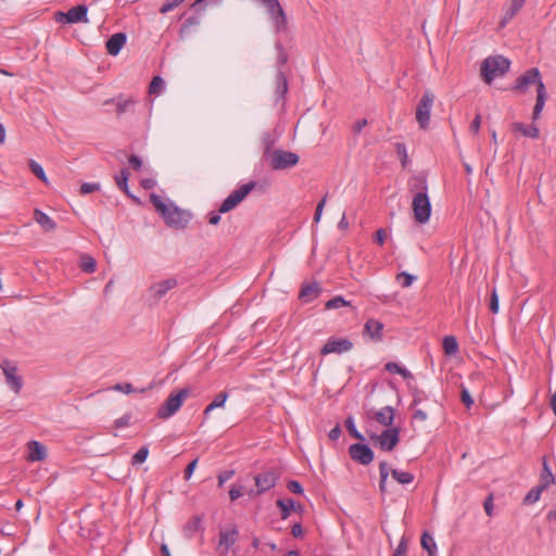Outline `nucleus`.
<instances>
[{
  "label": "nucleus",
  "mask_w": 556,
  "mask_h": 556,
  "mask_svg": "<svg viewBox=\"0 0 556 556\" xmlns=\"http://www.w3.org/2000/svg\"><path fill=\"white\" fill-rule=\"evenodd\" d=\"M443 350L446 355H455L458 352V343L453 336H446L443 339Z\"/></svg>",
  "instance_id": "33"
},
{
  "label": "nucleus",
  "mask_w": 556,
  "mask_h": 556,
  "mask_svg": "<svg viewBox=\"0 0 556 556\" xmlns=\"http://www.w3.org/2000/svg\"><path fill=\"white\" fill-rule=\"evenodd\" d=\"M129 424H130V415L129 414H125L114 421L115 428H118V429L125 428V427L129 426Z\"/></svg>",
  "instance_id": "52"
},
{
  "label": "nucleus",
  "mask_w": 556,
  "mask_h": 556,
  "mask_svg": "<svg viewBox=\"0 0 556 556\" xmlns=\"http://www.w3.org/2000/svg\"><path fill=\"white\" fill-rule=\"evenodd\" d=\"M228 399V393L220 392L218 393L215 399L211 403V408H219L223 407Z\"/></svg>",
  "instance_id": "45"
},
{
  "label": "nucleus",
  "mask_w": 556,
  "mask_h": 556,
  "mask_svg": "<svg viewBox=\"0 0 556 556\" xmlns=\"http://www.w3.org/2000/svg\"><path fill=\"white\" fill-rule=\"evenodd\" d=\"M386 238H387V232L384 229L381 228L376 231L375 240L377 243L382 245L384 243Z\"/></svg>",
  "instance_id": "60"
},
{
  "label": "nucleus",
  "mask_w": 556,
  "mask_h": 556,
  "mask_svg": "<svg viewBox=\"0 0 556 556\" xmlns=\"http://www.w3.org/2000/svg\"><path fill=\"white\" fill-rule=\"evenodd\" d=\"M410 191L414 193L412 207L414 218L419 224H426L431 216V203L428 197L427 179L422 175H417L410 182Z\"/></svg>",
  "instance_id": "1"
},
{
  "label": "nucleus",
  "mask_w": 556,
  "mask_h": 556,
  "mask_svg": "<svg viewBox=\"0 0 556 556\" xmlns=\"http://www.w3.org/2000/svg\"><path fill=\"white\" fill-rule=\"evenodd\" d=\"M197 464H198V460L194 459L191 463H189V465L186 467L185 473H184L186 480L191 478V476H192V473H193V471H194V469L197 467Z\"/></svg>",
  "instance_id": "57"
},
{
  "label": "nucleus",
  "mask_w": 556,
  "mask_h": 556,
  "mask_svg": "<svg viewBox=\"0 0 556 556\" xmlns=\"http://www.w3.org/2000/svg\"><path fill=\"white\" fill-rule=\"evenodd\" d=\"M384 368L387 371H389L391 374H397L405 379L412 377V374L408 369H406L405 367H403L400 364L394 363V362L387 363Z\"/></svg>",
  "instance_id": "32"
},
{
  "label": "nucleus",
  "mask_w": 556,
  "mask_h": 556,
  "mask_svg": "<svg viewBox=\"0 0 556 556\" xmlns=\"http://www.w3.org/2000/svg\"><path fill=\"white\" fill-rule=\"evenodd\" d=\"M80 268L85 273L92 274L97 269V263L96 260L90 255H83L80 260Z\"/></svg>",
  "instance_id": "36"
},
{
  "label": "nucleus",
  "mask_w": 556,
  "mask_h": 556,
  "mask_svg": "<svg viewBox=\"0 0 556 556\" xmlns=\"http://www.w3.org/2000/svg\"><path fill=\"white\" fill-rule=\"evenodd\" d=\"M149 455V448L147 446H141L132 456L131 464L134 466L140 465L146 462Z\"/></svg>",
  "instance_id": "40"
},
{
  "label": "nucleus",
  "mask_w": 556,
  "mask_h": 556,
  "mask_svg": "<svg viewBox=\"0 0 556 556\" xmlns=\"http://www.w3.org/2000/svg\"><path fill=\"white\" fill-rule=\"evenodd\" d=\"M544 85L539 68L531 67L520 75L511 87V90L517 93H526L531 86L536 87V91L540 90V86Z\"/></svg>",
  "instance_id": "6"
},
{
  "label": "nucleus",
  "mask_w": 556,
  "mask_h": 556,
  "mask_svg": "<svg viewBox=\"0 0 556 556\" xmlns=\"http://www.w3.org/2000/svg\"><path fill=\"white\" fill-rule=\"evenodd\" d=\"M514 131L520 132L522 136L536 139L540 135V130L534 125H525L522 123H514L513 124Z\"/></svg>",
  "instance_id": "26"
},
{
  "label": "nucleus",
  "mask_w": 556,
  "mask_h": 556,
  "mask_svg": "<svg viewBox=\"0 0 556 556\" xmlns=\"http://www.w3.org/2000/svg\"><path fill=\"white\" fill-rule=\"evenodd\" d=\"M277 505L281 510V518L287 519L294 509L295 503L291 498H281L277 501Z\"/></svg>",
  "instance_id": "31"
},
{
  "label": "nucleus",
  "mask_w": 556,
  "mask_h": 556,
  "mask_svg": "<svg viewBox=\"0 0 556 556\" xmlns=\"http://www.w3.org/2000/svg\"><path fill=\"white\" fill-rule=\"evenodd\" d=\"M276 93L283 97L288 91V81L285 74L279 70L276 76Z\"/></svg>",
  "instance_id": "34"
},
{
  "label": "nucleus",
  "mask_w": 556,
  "mask_h": 556,
  "mask_svg": "<svg viewBox=\"0 0 556 556\" xmlns=\"http://www.w3.org/2000/svg\"><path fill=\"white\" fill-rule=\"evenodd\" d=\"M255 182L250 181L232 191L220 204L219 213H227L235 208L254 189Z\"/></svg>",
  "instance_id": "9"
},
{
  "label": "nucleus",
  "mask_w": 556,
  "mask_h": 556,
  "mask_svg": "<svg viewBox=\"0 0 556 556\" xmlns=\"http://www.w3.org/2000/svg\"><path fill=\"white\" fill-rule=\"evenodd\" d=\"M150 201L170 227L184 228L191 219L189 212L179 208L173 201L165 200L156 193L150 194Z\"/></svg>",
  "instance_id": "2"
},
{
  "label": "nucleus",
  "mask_w": 556,
  "mask_h": 556,
  "mask_svg": "<svg viewBox=\"0 0 556 556\" xmlns=\"http://www.w3.org/2000/svg\"><path fill=\"white\" fill-rule=\"evenodd\" d=\"M543 467L544 469L542 472L541 483L539 486H549L552 483H554V477L545 462L543 464Z\"/></svg>",
  "instance_id": "42"
},
{
  "label": "nucleus",
  "mask_w": 556,
  "mask_h": 556,
  "mask_svg": "<svg viewBox=\"0 0 556 556\" xmlns=\"http://www.w3.org/2000/svg\"><path fill=\"white\" fill-rule=\"evenodd\" d=\"M394 413L395 410L392 406H383L375 412V418L381 426L390 428L394 421Z\"/></svg>",
  "instance_id": "19"
},
{
  "label": "nucleus",
  "mask_w": 556,
  "mask_h": 556,
  "mask_svg": "<svg viewBox=\"0 0 556 556\" xmlns=\"http://www.w3.org/2000/svg\"><path fill=\"white\" fill-rule=\"evenodd\" d=\"M34 218L46 231H52L56 227L54 220L38 208L34 212Z\"/></svg>",
  "instance_id": "25"
},
{
  "label": "nucleus",
  "mask_w": 556,
  "mask_h": 556,
  "mask_svg": "<svg viewBox=\"0 0 556 556\" xmlns=\"http://www.w3.org/2000/svg\"><path fill=\"white\" fill-rule=\"evenodd\" d=\"M321 292V288L317 282L304 285L299 293V299L304 303H309L317 299Z\"/></svg>",
  "instance_id": "18"
},
{
  "label": "nucleus",
  "mask_w": 556,
  "mask_h": 556,
  "mask_svg": "<svg viewBox=\"0 0 556 556\" xmlns=\"http://www.w3.org/2000/svg\"><path fill=\"white\" fill-rule=\"evenodd\" d=\"M99 189V185L98 184H90V182H85L80 186V192L83 194H88V193H91L96 190Z\"/></svg>",
  "instance_id": "53"
},
{
  "label": "nucleus",
  "mask_w": 556,
  "mask_h": 556,
  "mask_svg": "<svg viewBox=\"0 0 556 556\" xmlns=\"http://www.w3.org/2000/svg\"><path fill=\"white\" fill-rule=\"evenodd\" d=\"M88 8L84 4H79L71 8L67 12H59L56 20L59 22H66L70 24L75 23H88Z\"/></svg>",
  "instance_id": "14"
},
{
  "label": "nucleus",
  "mask_w": 556,
  "mask_h": 556,
  "mask_svg": "<svg viewBox=\"0 0 556 556\" xmlns=\"http://www.w3.org/2000/svg\"><path fill=\"white\" fill-rule=\"evenodd\" d=\"M526 0H511L509 8L505 11L501 26L505 27L511 18L519 12V10L525 5Z\"/></svg>",
  "instance_id": "23"
},
{
  "label": "nucleus",
  "mask_w": 556,
  "mask_h": 556,
  "mask_svg": "<svg viewBox=\"0 0 556 556\" xmlns=\"http://www.w3.org/2000/svg\"><path fill=\"white\" fill-rule=\"evenodd\" d=\"M546 99H547V93H546L545 85H541L540 90H538V92H536V101H535L533 112H532L533 121H536L540 118L541 113L544 109Z\"/></svg>",
  "instance_id": "22"
},
{
  "label": "nucleus",
  "mask_w": 556,
  "mask_h": 556,
  "mask_svg": "<svg viewBox=\"0 0 556 556\" xmlns=\"http://www.w3.org/2000/svg\"><path fill=\"white\" fill-rule=\"evenodd\" d=\"M349 454L354 462L359 463L362 465H368L374 460V452L366 444H352L349 447Z\"/></svg>",
  "instance_id": "15"
},
{
  "label": "nucleus",
  "mask_w": 556,
  "mask_h": 556,
  "mask_svg": "<svg viewBox=\"0 0 556 556\" xmlns=\"http://www.w3.org/2000/svg\"><path fill=\"white\" fill-rule=\"evenodd\" d=\"M233 475V471L232 470H226L224 472H222L219 476H218V483H219V486L223 485L225 482H227L230 477Z\"/></svg>",
  "instance_id": "59"
},
{
  "label": "nucleus",
  "mask_w": 556,
  "mask_h": 556,
  "mask_svg": "<svg viewBox=\"0 0 556 556\" xmlns=\"http://www.w3.org/2000/svg\"><path fill=\"white\" fill-rule=\"evenodd\" d=\"M114 390L129 394L132 392L134 388L130 383H118L114 387Z\"/></svg>",
  "instance_id": "58"
},
{
  "label": "nucleus",
  "mask_w": 556,
  "mask_h": 556,
  "mask_svg": "<svg viewBox=\"0 0 556 556\" xmlns=\"http://www.w3.org/2000/svg\"><path fill=\"white\" fill-rule=\"evenodd\" d=\"M47 457V447L39 441H30L27 443L26 458L30 463L41 462Z\"/></svg>",
  "instance_id": "16"
},
{
  "label": "nucleus",
  "mask_w": 556,
  "mask_h": 556,
  "mask_svg": "<svg viewBox=\"0 0 556 556\" xmlns=\"http://www.w3.org/2000/svg\"><path fill=\"white\" fill-rule=\"evenodd\" d=\"M369 439L380 450L391 452L400 442V429L397 427H390L380 434L369 433Z\"/></svg>",
  "instance_id": "7"
},
{
  "label": "nucleus",
  "mask_w": 556,
  "mask_h": 556,
  "mask_svg": "<svg viewBox=\"0 0 556 556\" xmlns=\"http://www.w3.org/2000/svg\"><path fill=\"white\" fill-rule=\"evenodd\" d=\"M29 168L30 170L33 172V174L38 178L40 179L42 182L45 184H48V178H47V175L43 170V167L37 163L36 161L34 160H30L29 161Z\"/></svg>",
  "instance_id": "39"
},
{
  "label": "nucleus",
  "mask_w": 556,
  "mask_h": 556,
  "mask_svg": "<svg viewBox=\"0 0 556 556\" xmlns=\"http://www.w3.org/2000/svg\"><path fill=\"white\" fill-rule=\"evenodd\" d=\"M238 535L239 532L236 527L220 531L218 541L219 547H224L225 551H228L236 543Z\"/></svg>",
  "instance_id": "20"
},
{
  "label": "nucleus",
  "mask_w": 556,
  "mask_h": 556,
  "mask_svg": "<svg viewBox=\"0 0 556 556\" xmlns=\"http://www.w3.org/2000/svg\"><path fill=\"white\" fill-rule=\"evenodd\" d=\"M392 477L399 484H410L414 482V475L409 471H403L400 469H392Z\"/></svg>",
  "instance_id": "29"
},
{
  "label": "nucleus",
  "mask_w": 556,
  "mask_h": 556,
  "mask_svg": "<svg viewBox=\"0 0 556 556\" xmlns=\"http://www.w3.org/2000/svg\"><path fill=\"white\" fill-rule=\"evenodd\" d=\"M544 489H531L529 491V493L526 495V497L523 498V503L530 505V504L538 502L541 497V492Z\"/></svg>",
  "instance_id": "43"
},
{
  "label": "nucleus",
  "mask_w": 556,
  "mask_h": 556,
  "mask_svg": "<svg viewBox=\"0 0 556 556\" xmlns=\"http://www.w3.org/2000/svg\"><path fill=\"white\" fill-rule=\"evenodd\" d=\"M353 349V343L348 338L330 337L320 350L321 355L331 353L342 354L350 352Z\"/></svg>",
  "instance_id": "13"
},
{
  "label": "nucleus",
  "mask_w": 556,
  "mask_h": 556,
  "mask_svg": "<svg viewBox=\"0 0 556 556\" xmlns=\"http://www.w3.org/2000/svg\"><path fill=\"white\" fill-rule=\"evenodd\" d=\"M345 427L349 433L357 440L364 441V435L356 429L353 417H348L345 420Z\"/></svg>",
  "instance_id": "41"
},
{
  "label": "nucleus",
  "mask_w": 556,
  "mask_h": 556,
  "mask_svg": "<svg viewBox=\"0 0 556 556\" xmlns=\"http://www.w3.org/2000/svg\"><path fill=\"white\" fill-rule=\"evenodd\" d=\"M141 186L144 189H152L153 187L156 186V180L153 178H144L141 180Z\"/></svg>",
  "instance_id": "63"
},
{
  "label": "nucleus",
  "mask_w": 556,
  "mask_h": 556,
  "mask_svg": "<svg viewBox=\"0 0 556 556\" xmlns=\"http://www.w3.org/2000/svg\"><path fill=\"white\" fill-rule=\"evenodd\" d=\"M350 305H351V303L349 301H346L343 296L336 295L326 302L325 308L326 309H337V308H341V307L350 306Z\"/></svg>",
  "instance_id": "37"
},
{
  "label": "nucleus",
  "mask_w": 556,
  "mask_h": 556,
  "mask_svg": "<svg viewBox=\"0 0 556 556\" xmlns=\"http://www.w3.org/2000/svg\"><path fill=\"white\" fill-rule=\"evenodd\" d=\"M510 68V61L503 55L486 58L481 64V76L491 84L497 76L506 74Z\"/></svg>",
  "instance_id": "3"
},
{
  "label": "nucleus",
  "mask_w": 556,
  "mask_h": 556,
  "mask_svg": "<svg viewBox=\"0 0 556 556\" xmlns=\"http://www.w3.org/2000/svg\"><path fill=\"white\" fill-rule=\"evenodd\" d=\"M202 525V518L200 516H193L184 527V533L187 538H192L200 529Z\"/></svg>",
  "instance_id": "27"
},
{
  "label": "nucleus",
  "mask_w": 556,
  "mask_h": 556,
  "mask_svg": "<svg viewBox=\"0 0 556 556\" xmlns=\"http://www.w3.org/2000/svg\"><path fill=\"white\" fill-rule=\"evenodd\" d=\"M0 368L5 377V382L14 393H20L23 388V380L17 375V367L9 359H4L0 364Z\"/></svg>",
  "instance_id": "12"
},
{
  "label": "nucleus",
  "mask_w": 556,
  "mask_h": 556,
  "mask_svg": "<svg viewBox=\"0 0 556 556\" xmlns=\"http://www.w3.org/2000/svg\"><path fill=\"white\" fill-rule=\"evenodd\" d=\"M127 41L125 33H115L106 41L108 53L115 56L117 55Z\"/></svg>",
  "instance_id": "17"
},
{
  "label": "nucleus",
  "mask_w": 556,
  "mask_h": 556,
  "mask_svg": "<svg viewBox=\"0 0 556 556\" xmlns=\"http://www.w3.org/2000/svg\"><path fill=\"white\" fill-rule=\"evenodd\" d=\"M433 101L434 97L429 91H426L419 100L416 109V121L421 129H426L429 126Z\"/></svg>",
  "instance_id": "11"
},
{
  "label": "nucleus",
  "mask_w": 556,
  "mask_h": 556,
  "mask_svg": "<svg viewBox=\"0 0 556 556\" xmlns=\"http://www.w3.org/2000/svg\"><path fill=\"white\" fill-rule=\"evenodd\" d=\"M490 309L494 314H496L500 309V301H498V295H497V291L495 288L491 292Z\"/></svg>",
  "instance_id": "47"
},
{
  "label": "nucleus",
  "mask_w": 556,
  "mask_h": 556,
  "mask_svg": "<svg viewBox=\"0 0 556 556\" xmlns=\"http://www.w3.org/2000/svg\"><path fill=\"white\" fill-rule=\"evenodd\" d=\"M383 324L376 319H368L365 324V332L375 340H381Z\"/></svg>",
  "instance_id": "24"
},
{
  "label": "nucleus",
  "mask_w": 556,
  "mask_h": 556,
  "mask_svg": "<svg viewBox=\"0 0 556 556\" xmlns=\"http://www.w3.org/2000/svg\"><path fill=\"white\" fill-rule=\"evenodd\" d=\"M165 90V81L161 76H154L149 86L150 94H161Z\"/></svg>",
  "instance_id": "35"
},
{
  "label": "nucleus",
  "mask_w": 556,
  "mask_h": 556,
  "mask_svg": "<svg viewBox=\"0 0 556 556\" xmlns=\"http://www.w3.org/2000/svg\"><path fill=\"white\" fill-rule=\"evenodd\" d=\"M129 165L135 169V170H139L142 166V161L139 156L137 155H130L129 157Z\"/></svg>",
  "instance_id": "55"
},
{
  "label": "nucleus",
  "mask_w": 556,
  "mask_h": 556,
  "mask_svg": "<svg viewBox=\"0 0 556 556\" xmlns=\"http://www.w3.org/2000/svg\"><path fill=\"white\" fill-rule=\"evenodd\" d=\"M326 204V197H324L317 204L315 214H314V223H318L321 218L323 211Z\"/></svg>",
  "instance_id": "50"
},
{
  "label": "nucleus",
  "mask_w": 556,
  "mask_h": 556,
  "mask_svg": "<svg viewBox=\"0 0 556 556\" xmlns=\"http://www.w3.org/2000/svg\"><path fill=\"white\" fill-rule=\"evenodd\" d=\"M276 48H277V50L279 52V54H278V63H279V65L286 64L287 60H288V55L283 51L282 45L280 42H276Z\"/></svg>",
  "instance_id": "54"
},
{
  "label": "nucleus",
  "mask_w": 556,
  "mask_h": 556,
  "mask_svg": "<svg viewBox=\"0 0 556 556\" xmlns=\"http://www.w3.org/2000/svg\"><path fill=\"white\" fill-rule=\"evenodd\" d=\"M268 14L275 34H283L288 30L287 15L278 0H257Z\"/></svg>",
  "instance_id": "4"
},
{
  "label": "nucleus",
  "mask_w": 556,
  "mask_h": 556,
  "mask_svg": "<svg viewBox=\"0 0 556 556\" xmlns=\"http://www.w3.org/2000/svg\"><path fill=\"white\" fill-rule=\"evenodd\" d=\"M460 400L468 408L473 404V399L467 388L462 389Z\"/></svg>",
  "instance_id": "51"
},
{
  "label": "nucleus",
  "mask_w": 556,
  "mask_h": 556,
  "mask_svg": "<svg viewBox=\"0 0 556 556\" xmlns=\"http://www.w3.org/2000/svg\"><path fill=\"white\" fill-rule=\"evenodd\" d=\"M299 160L296 153L279 149L270 154L269 164L274 169L281 170L295 166Z\"/></svg>",
  "instance_id": "10"
},
{
  "label": "nucleus",
  "mask_w": 556,
  "mask_h": 556,
  "mask_svg": "<svg viewBox=\"0 0 556 556\" xmlns=\"http://www.w3.org/2000/svg\"><path fill=\"white\" fill-rule=\"evenodd\" d=\"M243 489H230L229 490V497L230 500L233 502L238 498H240L241 496H243Z\"/></svg>",
  "instance_id": "61"
},
{
  "label": "nucleus",
  "mask_w": 556,
  "mask_h": 556,
  "mask_svg": "<svg viewBox=\"0 0 556 556\" xmlns=\"http://www.w3.org/2000/svg\"><path fill=\"white\" fill-rule=\"evenodd\" d=\"M129 172L126 168H122L119 174L115 176V181L118 188L124 191L127 195H130L128 188Z\"/></svg>",
  "instance_id": "30"
},
{
  "label": "nucleus",
  "mask_w": 556,
  "mask_h": 556,
  "mask_svg": "<svg viewBox=\"0 0 556 556\" xmlns=\"http://www.w3.org/2000/svg\"><path fill=\"white\" fill-rule=\"evenodd\" d=\"M481 126V116L478 114L471 122L470 129L472 132H478Z\"/></svg>",
  "instance_id": "62"
},
{
  "label": "nucleus",
  "mask_w": 556,
  "mask_h": 556,
  "mask_svg": "<svg viewBox=\"0 0 556 556\" xmlns=\"http://www.w3.org/2000/svg\"><path fill=\"white\" fill-rule=\"evenodd\" d=\"M407 541L402 538L392 556H407Z\"/></svg>",
  "instance_id": "48"
},
{
  "label": "nucleus",
  "mask_w": 556,
  "mask_h": 556,
  "mask_svg": "<svg viewBox=\"0 0 556 556\" xmlns=\"http://www.w3.org/2000/svg\"><path fill=\"white\" fill-rule=\"evenodd\" d=\"M116 101V112L117 115H123L124 113L131 111L136 105V100L132 98H123L119 96L117 99H109L105 101L106 104Z\"/></svg>",
  "instance_id": "21"
},
{
  "label": "nucleus",
  "mask_w": 556,
  "mask_h": 556,
  "mask_svg": "<svg viewBox=\"0 0 556 556\" xmlns=\"http://www.w3.org/2000/svg\"><path fill=\"white\" fill-rule=\"evenodd\" d=\"M392 469L388 466V464L386 462H382L380 463L379 465V471H380V485L379 486H383L387 479H388V476H389V472L391 471Z\"/></svg>",
  "instance_id": "46"
},
{
  "label": "nucleus",
  "mask_w": 556,
  "mask_h": 556,
  "mask_svg": "<svg viewBox=\"0 0 556 556\" xmlns=\"http://www.w3.org/2000/svg\"><path fill=\"white\" fill-rule=\"evenodd\" d=\"M485 514L491 517L493 515L494 504H493V494L490 493L484 503H483Z\"/></svg>",
  "instance_id": "49"
},
{
  "label": "nucleus",
  "mask_w": 556,
  "mask_h": 556,
  "mask_svg": "<svg viewBox=\"0 0 556 556\" xmlns=\"http://www.w3.org/2000/svg\"><path fill=\"white\" fill-rule=\"evenodd\" d=\"M291 533L294 538H300L303 534V528L301 523H294L291 528Z\"/></svg>",
  "instance_id": "64"
},
{
  "label": "nucleus",
  "mask_w": 556,
  "mask_h": 556,
  "mask_svg": "<svg viewBox=\"0 0 556 556\" xmlns=\"http://www.w3.org/2000/svg\"><path fill=\"white\" fill-rule=\"evenodd\" d=\"M417 277L415 275H412L406 271H401L396 275V281L403 287L408 288L410 287L415 281Z\"/></svg>",
  "instance_id": "38"
},
{
  "label": "nucleus",
  "mask_w": 556,
  "mask_h": 556,
  "mask_svg": "<svg viewBox=\"0 0 556 556\" xmlns=\"http://www.w3.org/2000/svg\"><path fill=\"white\" fill-rule=\"evenodd\" d=\"M421 546L425 551H427L429 556H435L437 555V544L434 542V539L432 535H430L428 532H424L420 539Z\"/></svg>",
  "instance_id": "28"
},
{
  "label": "nucleus",
  "mask_w": 556,
  "mask_h": 556,
  "mask_svg": "<svg viewBox=\"0 0 556 556\" xmlns=\"http://www.w3.org/2000/svg\"><path fill=\"white\" fill-rule=\"evenodd\" d=\"M189 394L190 390L188 388L180 389L177 393H170L159 408L157 417L168 419L174 416L180 409Z\"/></svg>",
  "instance_id": "5"
},
{
  "label": "nucleus",
  "mask_w": 556,
  "mask_h": 556,
  "mask_svg": "<svg viewBox=\"0 0 556 556\" xmlns=\"http://www.w3.org/2000/svg\"><path fill=\"white\" fill-rule=\"evenodd\" d=\"M427 399V395L425 394V392L422 391H416L414 393V397H413V402H412V406H417L419 405L424 400Z\"/></svg>",
  "instance_id": "56"
},
{
  "label": "nucleus",
  "mask_w": 556,
  "mask_h": 556,
  "mask_svg": "<svg viewBox=\"0 0 556 556\" xmlns=\"http://www.w3.org/2000/svg\"><path fill=\"white\" fill-rule=\"evenodd\" d=\"M177 285V279L173 277L152 283L147 291V301L150 304L159 303Z\"/></svg>",
  "instance_id": "8"
},
{
  "label": "nucleus",
  "mask_w": 556,
  "mask_h": 556,
  "mask_svg": "<svg viewBox=\"0 0 556 556\" xmlns=\"http://www.w3.org/2000/svg\"><path fill=\"white\" fill-rule=\"evenodd\" d=\"M185 0H166L160 9V12L166 14L177 7H179Z\"/></svg>",
  "instance_id": "44"
}]
</instances>
